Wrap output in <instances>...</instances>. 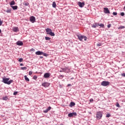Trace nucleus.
I'll use <instances>...</instances> for the list:
<instances>
[{
  "label": "nucleus",
  "instance_id": "f257e3e1",
  "mask_svg": "<svg viewBox=\"0 0 125 125\" xmlns=\"http://www.w3.org/2000/svg\"><path fill=\"white\" fill-rule=\"evenodd\" d=\"M10 80V78H7L6 77L2 78V82L4 83H5L6 84H11L12 83H13V80Z\"/></svg>",
  "mask_w": 125,
  "mask_h": 125
},
{
  "label": "nucleus",
  "instance_id": "f03ea898",
  "mask_svg": "<svg viewBox=\"0 0 125 125\" xmlns=\"http://www.w3.org/2000/svg\"><path fill=\"white\" fill-rule=\"evenodd\" d=\"M46 33L47 35H50L51 37H54L55 36V33L52 32V30L49 28H47L45 29Z\"/></svg>",
  "mask_w": 125,
  "mask_h": 125
},
{
  "label": "nucleus",
  "instance_id": "7ed1b4c3",
  "mask_svg": "<svg viewBox=\"0 0 125 125\" xmlns=\"http://www.w3.org/2000/svg\"><path fill=\"white\" fill-rule=\"evenodd\" d=\"M61 73L63 72L64 73H70V68L69 67H65L64 68H61V70L60 71Z\"/></svg>",
  "mask_w": 125,
  "mask_h": 125
},
{
  "label": "nucleus",
  "instance_id": "20e7f679",
  "mask_svg": "<svg viewBox=\"0 0 125 125\" xmlns=\"http://www.w3.org/2000/svg\"><path fill=\"white\" fill-rule=\"evenodd\" d=\"M102 116H103V114H102V111H99L97 112L96 118L98 120H100V119H102Z\"/></svg>",
  "mask_w": 125,
  "mask_h": 125
},
{
  "label": "nucleus",
  "instance_id": "39448f33",
  "mask_svg": "<svg viewBox=\"0 0 125 125\" xmlns=\"http://www.w3.org/2000/svg\"><path fill=\"white\" fill-rule=\"evenodd\" d=\"M110 84V82L109 81H103L101 83V85L103 86H107Z\"/></svg>",
  "mask_w": 125,
  "mask_h": 125
},
{
  "label": "nucleus",
  "instance_id": "423d86ee",
  "mask_svg": "<svg viewBox=\"0 0 125 125\" xmlns=\"http://www.w3.org/2000/svg\"><path fill=\"white\" fill-rule=\"evenodd\" d=\"M74 116L75 117L77 116V112H71L68 114V117H69V118H72V117H74Z\"/></svg>",
  "mask_w": 125,
  "mask_h": 125
},
{
  "label": "nucleus",
  "instance_id": "0eeeda50",
  "mask_svg": "<svg viewBox=\"0 0 125 125\" xmlns=\"http://www.w3.org/2000/svg\"><path fill=\"white\" fill-rule=\"evenodd\" d=\"M42 86H43V87H48V86L50 85V83L48 82H44L42 83Z\"/></svg>",
  "mask_w": 125,
  "mask_h": 125
},
{
  "label": "nucleus",
  "instance_id": "6e6552de",
  "mask_svg": "<svg viewBox=\"0 0 125 125\" xmlns=\"http://www.w3.org/2000/svg\"><path fill=\"white\" fill-rule=\"evenodd\" d=\"M104 12L105 14H110V10H109V9L108 8H104Z\"/></svg>",
  "mask_w": 125,
  "mask_h": 125
},
{
  "label": "nucleus",
  "instance_id": "1a4fd4ad",
  "mask_svg": "<svg viewBox=\"0 0 125 125\" xmlns=\"http://www.w3.org/2000/svg\"><path fill=\"white\" fill-rule=\"evenodd\" d=\"M30 21L31 23H35L36 22V17L34 16H31L30 17Z\"/></svg>",
  "mask_w": 125,
  "mask_h": 125
},
{
  "label": "nucleus",
  "instance_id": "9d476101",
  "mask_svg": "<svg viewBox=\"0 0 125 125\" xmlns=\"http://www.w3.org/2000/svg\"><path fill=\"white\" fill-rule=\"evenodd\" d=\"M17 45H19V46H22L24 43L21 41H19L16 42Z\"/></svg>",
  "mask_w": 125,
  "mask_h": 125
},
{
  "label": "nucleus",
  "instance_id": "9b49d317",
  "mask_svg": "<svg viewBox=\"0 0 125 125\" xmlns=\"http://www.w3.org/2000/svg\"><path fill=\"white\" fill-rule=\"evenodd\" d=\"M49 77H50V73L48 72L44 73L43 75V78H44V79H47L49 78Z\"/></svg>",
  "mask_w": 125,
  "mask_h": 125
},
{
  "label": "nucleus",
  "instance_id": "f8f14e48",
  "mask_svg": "<svg viewBox=\"0 0 125 125\" xmlns=\"http://www.w3.org/2000/svg\"><path fill=\"white\" fill-rule=\"evenodd\" d=\"M78 5L79 7H83L84 6V2H78Z\"/></svg>",
  "mask_w": 125,
  "mask_h": 125
},
{
  "label": "nucleus",
  "instance_id": "ddd939ff",
  "mask_svg": "<svg viewBox=\"0 0 125 125\" xmlns=\"http://www.w3.org/2000/svg\"><path fill=\"white\" fill-rule=\"evenodd\" d=\"M12 30L15 32H19V28H18V27H13Z\"/></svg>",
  "mask_w": 125,
  "mask_h": 125
},
{
  "label": "nucleus",
  "instance_id": "4468645a",
  "mask_svg": "<svg viewBox=\"0 0 125 125\" xmlns=\"http://www.w3.org/2000/svg\"><path fill=\"white\" fill-rule=\"evenodd\" d=\"M77 36L79 41H83V36L81 34H79V35H77Z\"/></svg>",
  "mask_w": 125,
  "mask_h": 125
},
{
  "label": "nucleus",
  "instance_id": "2eb2a0df",
  "mask_svg": "<svg viewBox=\"0 0 125 125\" xmlns=\"http://www.w3.org/2000/svg\"><path fill=\"white\" fill-rule=\"evenodd\" d=\"M43 52L41 51H38L35 52L36 55H42Z\"/></svg>",
  "mask_w": 125,
  "mask_h": 125
},
{
  "label": "nucleus",
  "instance_id": "dca6fc26",
  "mask_svg": "<svg viewBox=\"0 0 125 125\" xmlns=\"http://www.w3.org/2000/svg\"><path fill=\"white\" fill-rule=\"evenodd\" d=\"M11 7L12 8L13 10H17L18 9V6L17 5L11 6Z\"/></svg>",
  "mask_w": 125,
  "mask_h": 125
},
{
  "label": "nucleus",
  "instance_id": "f3484780",
  "mask_svg": "<svg viewBox=\"0 0 125 125\" xmlns=\"http://www.w3.org/2000/svg\"><path fill=\"white\" fill-rule=\"evenodd\" d=\"M75 105H76V103H75L74 102H71L69 104V107H73V106H75Z\"/></svg>",
  "mask_w": 125,
  "mask_h": 125
},
{
  "label": "nucleus",
  "instance_id": "a211bd4d",
  "mask_svg": "<svg viewBox=\"0 0 125 125\" xmlns=\"http://www.w3.org/2000/svg\"><path fill=\"white\" fill-rule=\"evenodd\" d=\"M9 4L10 6H13V5H15V1H14V0H12L11 2L9 3Z\"/></svg>",
  "mask_w": 125,
  "mask_h": 125
},
{
  "label": "nucleus",
  "instance_id": "6ab92c4d",
  "mask_svg": "<svg viewBox=\"0 0 125 125\" xmlns=\"http://www.w3.org/2000/svg\"><path fill=\"white\" fill-rule=\"evenodd\" d=\"M4 12H7V13H11V9H8L7 10H4Z\"/></svg>",
  "mask_w": 125,
  "mask_h": 125
},
{
  "label": "nucleus",
  "instance_id": "aec40b11",
  "mask_svg": "<svg viewBox=\"0 0 125 125\" xmlns=\"http://www.w3.org/2000/svg\"><path fill=\"white\" fill-rule=\"evenodd\" d=\"M24 79L26 82H30V79H29V78H28L26 75L24 76Z\"/></svg>",
  "mask_w": 125,
  "mask_h": 125
},
{
  "label": "nucleus",
  "instance_id": "412c9836",
  "mask_svg": "<svg viewBox=\"0 0 125 125\" xmlns=\"http://www.w3.org/2000/svg\"><path fill=\"white\" fill-rule=\"evenodd\" d=\"M125 26L120 25L118 27V30H123V29H125Z\"/></svg>",
  "mask_w": 125,
  "mask_h": 125
},
{
  "label": "nucleus",
  "instance_id": "4be33fe9",
  "mask_svg": "<svg viewBox=\"0 0 125 125\" xmlns=\"http://www.w3.org/2000/svg\"><path fill=\"white\" fill-rule=\"evenodd\" d=\"M52 7H53V8H55V7H56V3L55 2V1L53 2Z\"/></svg>",
  "mask_w": 125,
  "mask_h": 125
},
{
  "label": "nucleus",
  "instance_id": "5701e85b",
  "mask_svg": "<svg viewBox=\"0 0 125 125\" xmlns=\"http://www.w3.org/2000/svg\"><path fill=\"white\" fill-rule=\"evenodd\" d=\"M8 100V97H7V96L3 97L2 98V100H5V101H6Z\"/></svg>",
  "mask_w": 125,
  "mask_h": 125
},
{
  "label": "nucleus",
  "instance_id": "b1692460",
  "mask_svg": "<svg viewBox=\"0 0 125 125\" xmlns=\"http://www.w3.org/2000/svg\"><path fill=\"white\" fill-rule=\"evenodd\" d=\"M100 27L101 28H105V25L103 23H100Z\"/></svg>",
  "mask_w": 125,
  "mask_h": 125
},
{
  "label": "nucleus",
  "instance_id": "393cba45",
  "mask_svg": "<svg viewBox=\"0 0 125 125\" xmlns=\"http://www.w3.org/2000/svg\"><path fill=\"white\" fill-rule=\"evenodd\" d=\"M45 41H50V40H51V38L48 37H45Z\"/></svg>",
  "mask_w": 125,
  "mask_h": 125
},
{
  "label": "nucleus",
  "instance_id": "a878e982",
  "mask_svg": "<svg viewBox=\"0 0 125 125\" xmlns=\"http://www.w3.org/2000/svg\"><path fill=\"white\" fill-rule=\"evenodd\" d=\"M42 55H43V56H45V57H47L48 56V54H46V53H44L43 52V54H42Z\"/></svg>",
  "mask_w": 125,
  "mask_h": 125
},
{
  "label": "nucleus",
  "instance_id": "bb28decb",
  "mask_svg": "<svg viewBox=\"0 0 125 125\" xmlns=\"http://www.w3.org/2000/svg\"><path fill=\"white\" fill-rule=\"evenodd\" d=\"M64 78V75H60V76L59 77V79H60V80H62Z\"/></svg>",
  "mask_w": 125,
  "mask_h": 125
},
{
  "label": "nucleus",
  "instance_id": "cd10ccee",
  "mask_svg": "<svg viewBox=\"0 0 125 125\" xmlns=\"http://www.w3.org/2000/svg\"><path fill=\"white\" fill-rule=\"evenodd\" d=\"M23 5H25V6H28V5H29V2H26L23 3Z\"/></svg>",
  "mask_w": 125,
  "mask_h": 125
},
{
  "label": "nucleus",
  "instance_id": "c85d7f7f",
  "mask_svg": "<svg viewBox=\"0 0 125 125\" xmlns=\"http://www.w3.org/2000/svg\"><path fill=\"white\" fill-rule=\"evenodd\" d=\"M21 70H23V71H25V70H27V67H21Z\"/></svg>",
  "mask_w": 125,
  "mask_h": 125
},
{
  "label": "nucleus",
  "instance_id": "c756f323",
  "mask_svg": "<svg viewBox=\"0 0 125 125\" xmlns=\"http://www.w3.org/2000/svg\"><path fill=\"white\" fill-rule=\"evenodd\" d=\"M83 40H84V41H86V40H87V37H86V36H83Z\"/></svg>",
  "mask_w": 125,
  "mask_h": 125
},
{
  "label": "nucleus",
  "instance_id": "7c9ffc66",
  "mask_svg": "<svg viewBox=\"0 0 125 125\" xmlns=\"http://www.w3.org/2000/svg\"><path fill=\"white\" fill-rule=\"evenodd\" d=\"M33 80H35V81L38 79V76L36 75H34L33 77Z\"/></svg>",
  "mask_w": 125,
  "mask_h": 125
},
{
  "label": "nucleus",
  "instance_id": "2f4dec72",
  "mask_svg": "<svg viewBox=\"0 0 125 125\" xmlns=\"http://www.w3.org/2000/svg\"><path fill=\"white\" fill-rule=\"evenodd\" d=\"M111 117V114L110 113H107L106 115V118H110Z\"/></svg>",
  "mask_w": 125,
  "mask_h": 125
},
{
  "label": "nucleus",
  "instance_id": "473e14b6",
  "mask_svg": "<svg viewBox=\"0 0 125 125\" xmlns=\"http://www.w3.org/2000/svg\"><path fill=\"white\" fill-rule=\"evenodd\" d=\"M48 110L47 109V108L46 109H45V110H43V112L44 113V114H46V113H47L48 112Z\"/></svg>",
  "mask_w": 125,
  "mask_h": 125
},
{
  "label": "nucleus",
  "instance_id": "72a5a7b5",
  "mask_svg": "<svg viewBox=\"0 0 125 125\" xmlns=\"http://www.w3.org/2000/svg\"><path fill=\"white\" fill-rule=\"evenodd\" d=\"M19 62H23V58H20L18 60Z\"/></svg>",
  "mask_w": 125,
  "mask_h": 125
},
{
  "label": "nucleus",
  "instance_id": "f704fd0d",
  "mask_svg": "<svg viewBox=\"0 0 125 125\" xmlns=\"http://www.w3.org/2000/svg\"><path fill=\"white\" fill-rule=\"evenodd\" d=\"M116 107H118V108H121V106L120 105V104H119V103H117L116 104Z\"/></svg>",
  "mask_w": 125,
  "mask_h": 125
},
{
  "label": "nucleus",
  "instance_id": "c9c22d12",
  "mask_svg": "<svg viewBox=\"0 0 125 125\" xmlns=\"http://www.w3.org/2000/svg\"><path fill=\"white\" fill-rule=\"evenodd\" d=\"M28 75H29V76H31V75H33V71H30L29 72Z\"/></svg>",
  "mask_w": 125,
  "mask_h": 125
},
{
  "label": "nucleus",
  "instance_id": "e433bc0d",
  "mask_svg": "<svg viewBox=\"0 0 125 125\" xmlns=\"http://www.w3.org/2000/svg\"><path fill=\"white\" fill-rule=\"evenodd\" d=\"M96 23H95V24H93L92 25V28H96Z\"/></svg>",
  "mask_w": 125,
  "mask_h": 125
},
{
  "label": "nucleus",
  "instance_id": "4c0bfd02",
  "mask_svg": "<svg viewBox=\"0 0 125 125\" xmlns=\"http://www.w3.org/2000/svg\"><path fill=\"white\" fill-rule=\"evenodd\" d=\"M102 45V43H98L97 44V46H101Z\"/></svg>",
  "mask_w": 125,
  "mask_h": 125
},
{
  "label": "nucleus",
  "instance_id": "58836bf2",
  "mask_svg": "<svg viewBox=\"0 0 125 125\" xmlns=\"http://www.w3.org/2000/svg\"><path fill=\"white\" fill-rule=\"evenodd\" d=\"M17 94H18V91H15L13 93V95H17Z\"/></svg>",
  "mask_w": 125,
  "mask_h": 125
},
{
  "label": "nucleus",
  "instance_id": "ea45409f",
  "mask_svg": "<svg viewBox=\"0 0 125 125\" xmlns=\"http://www.w3.org/2000/svg\"><path fill=\"white\" fill-rule=\"evenodd\" d=\"M117 14H118V13L116 12H113V15H114V16H116V15H117Z\"/></svg>",
  "mask_w": 125,
  "mask_h": 125
},
{
  "label": "nucleus",
  "instance_id": "a19ab883",
  "mask_svg": "<svg viewBox=\"0 0 125 125\" xmlns=\"http://www.w3.org/2000/svg\"><path fill=\"white\" fill-rule=\"evenodd\" d=\"M3 21H1V19H0V26L2 25Z\"/></svg>",
  "mask_w": 125,
  "mask_h": 125
},
{
  "label": "nucleus",
  "instance_id": "79ce46f5",
  "mask_svg": "<svg viewBox=\"0 0 125 125\" xmlns=\"http://www.w3.org/2000/svg\"><path fill=\"white\" fill-rule=\"evenodd\" d=\"M35 49L33 48L30 49V51H32V52H35Z\"/></svg>",
  "mask_w": 125,
  "mask_h": 125
},
{
  "label": "nucleus",
  "instance_id": "37998d69",
  "mask_svg": "<svg viewBox=\"0 0 125 125\" xmlns=\"http://www.w3.org/2000/svg\"><path fill=\"white\" fill-rule=\"evenodd\" d=\"M120 15H121L122 16H125V13L124 12H121L120 13Z\"/></svg>",
  "mask_w": 125,
  "mask_h": 125
},
{
  "label": "nucleus",
  "instance_id": "c03bdc74",
  "mask_svg": "<svg viewBox=\"0 0 125 125\" xmlns=\"http://www.w3.org/2000/svg\"><path fill=\"white\" fill-rule=\"evenodd\" d=\"M96 25L97 27H99L100 25V23H96Z\"/></svg>",
  "mask_w": 125,
  "mask_h": 125
},
{
  "label": "nucleus",
  "instance_id": "a18cd8bd",
  "mask_svg": "<svg viewBox=\"0 0 125 125\" xmlns=\"http://www.w3.org/2000/svg\"><path fill=\"white\" fill-rule=\"evenodd\" d=\"M47 109L49 111H50V110H51V106H49Z\"/></svg>",
  "mask_w": 125,
  "mask_h": 125
},
{
  "label": "nucleus",
  "instance_id": "49530a36",
  "mask_svg": "<svg viewBox=\"0 0 125 125\" xmlns=\"http://www.w3.org/2000/svg\"><path fill=\"white\" fill-rule=\"evenodd\" d=\"M107 28H111V24H109L107 25Z\"/></svg>",
  "mask_w": 125,
  "mask_h": 125
},
{
  "label": "nucleus",
  "instance_id": "de8ad7c7",
  "mask_svg": "<svg viewBox=\"0 0 125 125\" xmlns=\"http://www.w3.org/2000/svg\"><path fill=\"white\" fill-rule=\"evenodd\" d=\"M90 102H93V99H90L89 100Z\"/></svg>",
  "mask_w": 125,
  "mask_h": 125
},
{
  "label": "nucleus",
  "instance_id": "09e8293b",
  "mask_svg": "<svg viewBox=\"0 0 125 125\" xmlns=\"http://www.w3.org/2000/svg\"><path fill=\"white\" fill-rule=\"evenodd\" d=\"M121 76H122V77H125V73H122Z\"/></svg>",
  "mask_w": 125,
  "mask_h": 125
},
{
  "label": "nucleus",
  "instance_id": "8fccbe9b",
  "mask_svg": "<svg viewBox=\"0 0 125 125\" xmlns=\"http://www.w3.org/2000/svg\"><path fill=\"white\" fill-rule=\"evenodd\" d=\"M40 59H42V58H43V57L40 56Z\"/></svg>",
  "mask_w": 125,
  "mask_h": 125
},
{
  "label": "nucleus",
  "instance_id": "3c124183",
  "mask_svg": "<svg viewBox=\"0 0 125 125\" xmlns=\"http://www.w3.org/2000/svg\"><path fill=\"white\" fill-rule=\"evenodd\" d=\"M67 86H72V84H68Z\"/></svg>",
  "mask_w": 125,
  "mask_h": 125
},
{
  "label": "nucleus",
  "instance_id": "603ef678",
  "mask_svg": "<svg viewBox=\"0 0 125 125\" xmlns=\"http://www.w3.org/2000/svg\"><path fill=\"white\" fill-rule=\"evenodd\" d=\"M20 66H24V64L23 63H21Z\"/></svg>",
  "mask_w": 125,
  "mask_h": 125
},
{
  "label": "nucleus",
  "instance_id": "864d4df0",
  "mask_svg": "<svg viewBox=\"0 0 125 125\" xmlns=\"http://www.w3.org/2000/svg\"><path fill=\"white\" fill-rule=\"evenodd\" d=\"M0 34H1V29H0Z\"/></svg>",
  "mask_w": 125,
  "mask_h": 125
},
{
  "label": "nucleus",
  "instance_id": "5fc2aeb1",
  "mask_svg": "<svg viewBox=\"0 0 125 125\" xmlns=\"http://www.w3.org/2000/svg\"><path fill=\"white\" fill-rule=\"evenodd\" d=\"M70 80H74V77L71 78Z\"/></svg>",
  "mask_w": 125,
  "mask_h": 125
},
{
  "label": "nucleus",
  "instance_id": "6e6d98bb",
  "mask_svg": "<svg viewBox=\"0 0 125 125\" xmlns=\"http://www.w3.org/2000/svg\"><path fill=\"white\" fill-rule=\"evenodd\" d=\"M63 125V124H61L60 125Z\"/></svg>",
  "mask_w": 125,
  "mask_h": 125
},
{
  "label": "nucleus",
  "instance_id": "4d7b16f0",
  "mask_svg": "<svg viewBox=\"0 0 125 125\" xmlns=\"http://www.w3.org/2000/svg\"><path fill=\"white\" fill-rule=\"evenodd\" d=\"M124 9H125V6H124Z\"/></svg>",
  "mask_w": 125,
  "mask_h": 125
}]
</instances>
